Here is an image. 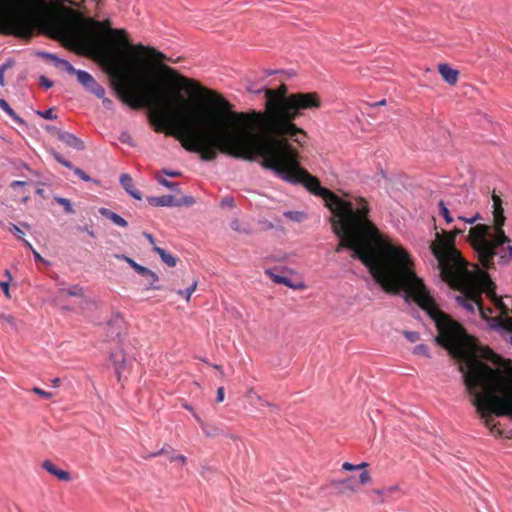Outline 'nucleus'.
Masks as SVG:
<instances>
[{"label":"nucleus","instance_id":"1","mask_svg":"<svg viewBox=\"0 0 512 512\" xmlns=\"http://www.w3.org/2000/svg\"><path fill=\"white\" fill-rule=\"evenodd\" d=\"M117 68L130 84L142 90V98L132 96L124 86L117 89L120 99L133 109L143 102L152 107V123L157 132L176 138L181 146L200 155L203 161H213L218 153L248 161L261 158L275 162L291 173L304 171L299 167L297 152L288 139L302 145L306 133L293 121L302 110L321 106L317 93H294L286 96L287 88L266 90L267 113L230 110L229 102L220 95L203 88L196 81L182 76L177 78L181 88L191 96H211L214 108L194 105L185 112L175 111L166 89L155 87L152 77L144 74L132 54L125 55Z\"/></svg>","mask_w":512,"mask_h":512},{"label":"nucleus","instance_id":"2","mask_svg":"<svg viewBox=\"0 0 512 512\" xmlns=\"http://www.w3.org/2000/svg\"><path fill=\"white\" fill-rule=\"evenodd\" d=\"M265 166L284 181L301 183L313 194L321 196L332 213V230L340 239L335 251L340 253L345 248L350 249L352 257L369 269L383 291L394 295L403 291L406 300H414L427 312L438 330L436 341L439 344L450 351L458 348L462 338L460 325L436 306L423 279L417 276L407 251L380 235L368 220V206L364 199H357L355 203L345 201L323 188L318 179L306 171L291 173L271 161H266Z\"/></svg>","mask_w":512,"mask_h":512},{"label":"nucleus","instance_id":"3","mask_svg":"<svg viewBox=\"0 0 512 512\" xmlns=\"http://www.w3.org/2000/svg\"><path fill=\"white\" fill-rule=\"evenodd\" d=\"M461 233L463 230L455 229L454 234H437V241L431 244L442 280L460 291L455 300L468 313L478 310L491 329L512 333V298L499 297L488 273L462 258L454 247L455 236ZM509 340L512 344V335Z\"/></svg>","mask_w":512,"mask_h":512},{"label":"nucleus","instance_id":"4","mask_svg":"<svg viewBox=\"0 0 512 512\" xmlns=\"http://www.w3.org/2000/svg\"><path fill=\"white\" fill-rule=\"evenodd\" d=\"M460 371L480 419L491 434L501 436L492 415L512 417V376L493 369L474 355L467 356Z\"/></svg>","mask_w":512,"mask_h":512},{"label":"nucleus","instance_id":"5","mask_svg":"<svg viewBox=\"0 0 512 512\" xmlns=\"http://www.w3.org/2000/svg\"><path fill=\"white\" fill-rule=\"evenodd\" d=\"M493 224H479L469 230L468 240L478 256L481 265L486 269L494 268L495 264L508 265L512 260V246L505 234L504 209L501 198L492 195Z\"/></svg>","mask_w":512,"mask_h":512},{"label":"nucleus","instance_id":"6","mask_svg":"<svg viewBox=\"0 0 512 512\" xmlns=\"http://www.w3.org/2000/svg\"><path fill=\"white\" fill-rule=\"evenodd\" d=\"M77 80L78 82L89 92L93 93L98 98H103L105 94V89L100 86L93 76L87 71L80 70L77 72Z\"/></svg>","mask_w":512,"mask_h":512},{"label":"nucleus","instance_id":"7","mask_svg":"<svg viewBox=\"0 0 512 512\" xmlns=\"http://www.w3.org/2000/svg\"><path fill=\"white\" fill-rule=\"evenodd\" d=\"M330 486L334 488L338 494L356 493L357 488L354 484V477L344 479H332Z\"/></svg>","mask_w":512,"mask_h":512},{"label":"nucleus","instance_id":"8","mask_svg":"<svg viewBox=\"0 0 512 512\" xmlns=\"http://www.w3.org/2000/svg\"><path fill=\"white\" fill-rule=\"evenodd\" d=\"M159 455H167L170 462H178L182 466L185 465L187 462L186 456L177 454L175 449L169 445H164L160 450L149 454L148 457L154 458Z\"/></svg>","mask_w":512,"mask_h":512},{"label":"nucleus","instance_id":"9","mask_svg":"<svg viewBox=\"0 0 512 512\" xmlns=\"http://www.w3.org/2000/svg\"><path fill=\"white\" fill-rule=\"evenodd\" d=\"M57 138L61 142L65 143L67 146L78 151H82L85 147L83 141L80 138H78L75 134H72L70 132L58 130Z\"/></svg>","mask_w":512,"mask_h":512},{"label":"nucleus","instance_id":"10","mask_svg":"<svg viewBox=\"0 0 512 512\" xmlns=\"http://www.w3.org/2000/svg\"><path fill=\"white\" fill-rule=\"evenodd\" d=\"M50 154L53 156V158L58 162L60 163L61 165H63L64 167L68 168V169H72L73 172L79 177L81 178L83 181L85 182H89L91 181V178L90 176L85 173L82 169L78 168V167H74L72 165V163L68 160H66L60 153H58L57 151H55L54 149H51L50 150Z\"/></svg>","mask_w":512,"mask_h":512},{"label":"nucleus","instance_id":"11","mask_svg":"<svg viewBox=\"0 0 512 512\" xmlns=\"http://www.w3.org/2000/svg\"><path fill=\"white\" fill-rule=\"evenodd\" d=\"M110 359L115 366V372L118 377V380H121L122 374L126 371L128 366V362L125 358V354L123 350H117L110 354Z\"/></svg>","mask_w":512,"mask_h":512},{"label":"nucleus","instance_id":"12","mask_svg":"<svg viewBox=\"0 0 512 512\" xmlns=\"http://www.w3.org/2000/svg\"><path fill=\"white\" fill-rule=\"evenodd\" d=\"M147 202L151 206L155 207H174L181 206V202L176 199L173 195H163V196H152L147 198Z\"/></svg>","mask_w":512,"mask_h":512},{"label":"nucleus","instance_id":"13","mask_svg":"<svg viewBox=\"0 0 512 512\" xmlns=\"http://www.w3.org/2000/svg\"><path fill=\"white\" fill-rule=\"evenodd\" d=\"M265 274L268 275L274 283L283 284L294 290L305 288V284L302 281L294 283L289 277L275 274L271 269H266Z\"/></svg>","mask_w":512,"mask_h":512},{"label":"nucleus","instance_id":"14","mask_svg":"<svg viewBox=\"0 0 512 512\" xmlns=\"http://www.w3.org/2000/svg\"><path fill=\"white\" fill-rule=\"evenodd\" d=\"M438 70L442 78L450 85L457 83L459 72L446 63H441Z\"/></svg>","mask_w":512,"mask_h":512},{"label":"nucleus","instance_id":"15","mask_svg":"<svg viewBox=\"0 0 512 512\" xmlns=\"http://www.w3.org/2000/svg\"><path fill=\"white\" fill-rule=\"evenodd\" d=\"M42 467L44 470H46L48 473L54 475L61 481H70L71 475L68 471L59 469L54 463H52L50 460H45L42 463Z\"/></svg>","mask_w":512,"mask_h":512},{"label":"nucleus","instance_id":"16","mask_svg":"<svg viewBox=\"0 0 512 512\" xmlns=\"http://www.w3.org/2000/svg\"><path fill=\"white\" fill-rule=\"evenodd\" d=\"M120 184L122 185V187L124 188V190L134 199L136 200H141L142 199V195L141 193L139 192V190H137L136 188H134L133 186V183H132V178L129 174L127 173H124L120 176Z\"/></svg>","mask_w":512,"mask_h":512},{"label":"nucleus","instance_id":"17","mask_svg":"<svg viewBox=\"0 0 512 512\" xmlns=\"http://www.w3.org/2000/svg\"><path fill=\"white\" fill-rule=\"evenodd\" d=\"M99 213L103 217L109 219L116 226L123 227V228H126L128 226V222L122 216L111 211L108 208H104V207L100 208Z\"/></svg>","mask_w":512,"mask_h":512},{"label":"nucleus","instance_id":"18","mask_svg":"<svg viewBox=\"0 0 512 512\" xmlns=\"http://www.w3.org/2000/svg\"><path fill=\"white\" fill-rule=\"evenodd\" d=\"M145 270L147 271V273H138L139 275L145 277L148 280V283L145 286V290L146 291L160 290L161 286L158 284V282H159L158 275L154 271L150 270L147 267H145Z\"/></svg>","mask_w":512,"mask_h":512},{"label":"nucleus","instance_id":"19","mask_svg":"<svg viewBox=\"0 0 512 512\" xmlns=\"http://www.w3.org/2000/svg\"><path fill=\"white\" fill-rule=\"evenodd\" d=\"M246 398L248 400V402L253 405V406H256L257 408H260V407H266V406H274L273 403H270L266 400H264L260 395H258L253 389H250L248 392H247V395H246Z\"/></svg>","mask_w":512,"mask_h":512},{"label":"nucleus","instance_id":"20","mask_svg":"<svg viewBox=\"0 0 512 512\" xmlns=\"http://www.w3.org/2000/svg\"><path fill=\"white\" fill-rule=\"evenodd\" d=\"M0 108L7 113L15 122H17L19 125L27 127L26 121L21 118L19 115L15 113V111L10 107L8 102L5 99H0Z\"/></svg>","mask_w":512,"mask_h":512},{"label":"nucleus","instance_id":"21","mask_svg":"<svg viewBox=\"0 0 512 512\" xmlns=\"http://www.w3.org/2000/svg\"><path fill=\"white\" fill-rule=\"evenodd\" d=\"M153 251L159 255L161 260L169 267H174L177 264V258L168 253L165 249L158 246L153 247Z\"/></svg>","mask_w":512,"mask_h":512},{"label":"nucleus","instance_id":"22","mask_svg":"<svg viewBox=\"0 0 512 512\" xmlns=\"http://www.w3.org/2000/svg\"><path fill=\"white\" fill-rule=\"evenodd\" d=\"M135 49L138 51H141V52H146L150 57H152L156 60L162 61V60L166 59V56L162 52H160L152 47H146V46L140 44V45H137L135 47Z\"/></svg>","mask_w":512,"mask_h":512},{"label":"nucleus","instance_id":"23","mask_svg":"<svg viewBox=\"0 0 512 512\" xmlns=\"http://www.w3.org/2000/svg\"><path fill=\"white\" fill-rule=\"evenodd\" d=\"M197 284H198V281L197 280H193L192 283L186 288V289H178L176 291V293L179 295V296H182L185 298V300L187 302L190 301V298H191V295L192 293L196 290L197 288Z\"/></svg>","mask_w":512,"mask_h":512},{"label":"nucleus","instance_id":"24","mask_svg":"<svg viewBox=\"0 0 512 512\" xmlns=\"http://www.w3.org/2000/svg\"><path fill=\"white\" fill-rule=\"evenodd\" d=\"M283 215L287 219L296 223L302 222L307 217L306 213L303 211H285Z\"/></svg>","mask_w":512,"mask_h":512},{"label":"nucleus","instance_id":"25","mask_svg":"<svg viewBox=\"0 0 512 512\" xmlns=\"http://www.w3.org/2000/svg\"><path fill=\"white\" fill-rule=\"evenodd\" d=\"M156 180L158 181V183L172 191H175V192H179L180 189H179V185L178 183H175V182H171L169 180H167L166 178H162V177H159V176H156Z\"/></svg>","mask_w":512,"mask_h":512},{"label":"nucleus","instance_id":"26","mask_svg":"<svg viewBox=\"0 0 512 512\" xmlns=\"http://www.w3.org/2000/svg\"><path fill=\"white\" fill-rule=\"evenodd\" d=\"M246 89L247 91H249L250 93H254V94H260L262 92H264L266 94V86L265 85H257L251 81H248L247 82V85H246Z\"/></svg>","mask_w":512,"mask_h":512},{"label":"nucleus","instance_id":"27","mask_svg":"<svg viewBox=\"0 0 512 512\" xmlns=\"http://www.w3.org/2000/svg\"><path fill=\"white\" fill-rule=\"evenodd\" d=\"M400 490L399 485H392L386 488V497L379 499L378 503H384L388 501H392V495Z\"/></svg>","mask_w":512,"mask_h":512},{"label":"nucleus","instance_id":"28","mask_svg":"<svg viewBox=\"0 0 512 512\" xmlns=\"http://www.w3.org/2000/svg\"><path fill=\"white\" fill-rule=\"evenodd\" d=\"M13 65V60L12 59H7L3 64L0 65V86H4L5 85V80H4V75H5V72L8 68L12 67Z\"/></svg>","mask_w":512,"mask_h":512},{"label":"nucleus","instance_id":"29","mask_svg":"<svg viewBox=\"0 0 512 512\" xmlns=\"http://www.w3.org/2000/svg\"><path fill=\"white\" fill-rule=\"evenodd\" d=\"M439 208H440V214L443 216L445 221L447 223H451L453 221V218L451 217L449 209L446 206V204L444 203V201H442V200L439 201Z\"/></svg>","mask_w":512,"mask_h":512},{"label":"nucleus","instance_id":"30","mask_svg":"<svg viewBox=\"0 0 512 512\" xmlns=\"http://www.w3.org/2000/svg\"><path fill=\"white\" fill-rule=\"evenodd\" d=\"M55 201L63 206L66 213H73V208L69 199L57 196L55 197Z\"/></svg>","mask_w":512,"mask_h":512},{"label":"nucleus","instance_id":"31","mask_svg":"<svg viewBox=\"0 0 512 512\" xmlns=\"http://www.w3.org/2000/svg\"><path fill=\"white\" fill-rule=\"evenodd\" d=\"M126 263L136 272V273H147L145 270V266L138 264L132 258L128 257L126 259Z\"/></svg>","mask_w":512,"mask_h":512},{"label":"nucleus","instance_id":"32","mask_svg":"<svg viewBox=\"0 0 512 512\" xmlns=\"http://www.w3.org/2000/svg\"><path fill=\"white\" fill-rule=\"evenodd\" d=\"M36 114L44 119H47V120H55L57 119V115L54 114V108H49L48 110L46 111H36Z\"/></svg>","mask_w":512,"mask_h":512},{"label":"nucleus","instance_id":"33","mask_svg":"<svg viewBox=\"0 0 512 512\" xmlns=\"http://www.w3.org/2000/svg\"><path fill=\"white\" fill-rule=\"evenodd\" d=\"M37 55L42 57L45 60L52 61L55 66H56L58 60L60 59V57H58L57 55L50 53V52H45V51H38Z\"/></svg>","mask_w":512,"mask_h":512},{"label":"nucleus","instance_id":"34","mask_svg":"<svg viewBox=\"0 0 512 512\" xmlns=\"http://www.w3.org/2000/svg\"><path fill=\"white\" fill-rule=\"evenodd\" d=\"M413 353L415 355H423L425 357H430L428 347L425 344H418L414 347Z\"/></svg>","mask_w":512,"mask_h":512},{"label":"nucleus","instance_id":"35","mask_svg":"<svg viewBox=\"0 0 512 512\" xmlns=\"http://www.w3.org/2000/svg\"><path fill=\"white\" fill-rule=\"evenodd\" d=\"M119 141L128 144L131 147L135 146V142L133 141L131 135L127 131L121 132V134L119 135Z\"/></svg>","mask_w":512,"mask_h":512},{"label":"nucleus","instance_id":"36","mask_svg":"<svg viewBox=\"0 0 512 512\" xmlns=\"http://www.w3.org/2000/svg\"><path fill=\"white\" fill-rule=\"evenodd\" d=\"M358 481L361 485H365L372 481V477L368 471L364 470L359 474Z\"/></svg>","mask_w":512,"mask_h":512},{"label":"nucleus","instance_id":"37","mask_svg":"<svg viewBox=\"0 0 512 512\" xmlns=\"http://www.w3.org/2000/svg\"><path fill=\"white\" fill-rule=\"evenodd\" d=\"M0 319L8 323L12 329L17 330L16 320L12 315L0 314Z\"/></svg>","mask_w":512,"mask_h":512},{"label":"nucleus","instance_id":"38","mask_svg":"<svg viewBox=\"0 0 512 512\" xmlns=\"http://www.w3.org/2000/svg\"><path fill=\"white\" fill-rule=\"evenodd\" d=\"M66 294L68 296H81L82 288L78 285H73L67 289Z\"/></svg>","mask_w":512,"mask_h":512},{"label":"nucleus","instance_id":"39","mask_svg":"<svg viewBox=\"0 0 512 512\" xmlns=\"http://www.w3.org/2000/svg\"><path fill=\"white\" fill-rule=\"evenodd\" d=\"M10 231L13 233L18 239L23 240L24 232L15 224H10Z\"/></svg>","mask_w":512,"mask_h":512},{"label":"nucleus","instance_id":"40","mask_svg":"<svg viewBox=\"0 0 512 512\" xmlns=\"http://www.w3.org/2000/svg\"><path fill=\"white\" fill-rule=\"evenodd\" d=\"M32 392L45 398V399H50L52 397V393L47 392L39 387L32 388Z\"/></svg>","mask_w":512,"mask_h":512},{"label":"nucleus","instance_id":"41","mask_svg":"<svg viewBox=\"0 0 512 512\" xmlns=\"http://www.w3.org/2000/svg\"><path fill=\"white\" fill-rule=\"evenodd\" d=\"M39 82H40L41 86H43V87H44V88H46V89L51 88V87L53 86V84H54L52 80L48 79V78H47L46 76H44V75H41V76L39 77Z\"/></svg>","mask_w":512,"mask_h":512},{"label":"nucleus","instance_id":"42","mask_svg":"<svg viewBox=\"0 0 512 512\" xmlns=\"http://www.w3.org/2000/svg\"><path fill=\"white\" fill-rule=\"evenodd\" d=\"M77 230L80 232L87 233L91 238H95L96 234L91 226H78Z\"/></svg>","mask_w":512,"mask_h":512},{"label":"nucleus","instance_id":"43","mask_svg":"<svg viewBox=\"0 0 512 512\" xmlns=\"http://www.w3.org/2000/svg\"><path fill=\"white\" fill-rule=\"evenodd\" d=\"M404 334L410 342H416L420 337L419 333L415 331H406Z\"/></svg>","mask_w":512,"mask_h":512},{"label":"nucleus","instance_id":"44","mask_svg":"<svg viewBox=\"0 0 512 512\" xmlns=\"http://www.w3.org/2000/svg\"><path fill=\"white\" fill-rule=\"evenodd\" d=\"M231 228L234 230V231H237V232H244V233H248L249 231L247 229H242L241 226H240V222L239 220L237 219H234L232 222H231Z\"/></svg>","mask_w":512,"mask_h":512},{"label":"nucleus","instance_id":"45","mask_svg":"<svg viewBox=\"0 0 512 512\" xmlns=\"http://www.w3.org/2000/svg\"><path fill=\"white\" fill-rule=\"evenodd\" d=\"M123 323V320L120 316H115L113 317L109 322H108V326L109 327H113V326H117V327H120Z\"/></svg>","mask_w":512,"mask_h":512},{"label":"nucleus","instance_id":"46","mask_svg":"<svg viewBox=\"0 0 512 512\" xmlns=\"http://www.w3.org/2000/svg\"><path fill=\"white\" fill-rule=\"evenodd\" d=\"M221 207H233L234 206V199L232 197H225L221 203Z\"/></svg>","mask_w":512,"mask_h":512},{"label":"nucleus","instance_id":"47","mask_svg":"<svg viewBox=\"0 0 512 512\" xmlns=\"http://www.w3.org/2000/svg\"><path fill=\"white\" fill-rule=\"evenodd\" d=\"M341 468H342L343 471H355V470H357L356 464H352L350 462H344L342 464Z\"/></svg>","mask_w":512,"mask_h":512},{"label":"nucleus","instance_id":"48","mask_svg":"<svg viewBox=\"0 0 512 512\" xmlns=\"http://www.w3.org/2000/svg\"><path fill=\"white\" fill-rule=\"evenodd\" d=\"M102 99V104L104 106L105 109L107 110H111L113 108V102L111 99L109 98H106L105 97V94L103 95V98Z\"/></svg>","mask_w":512,"mask_h":512},{"label":"nucleus","instance_id":"49","mask_svg":"<svg viewBox=\"0 0 512 512\" xmlns=\"http://www.w3.org/2000/svg\"><path fill=\"white\" fill-rule=\"evenodd\" d=\"M158 68L161 72L165 74H175L174 70L165 64H160Z\"/></svg>","mask_w":512,"mask_h":512},{"label":"nucleus","instance_id":"50","mask_svg":"<svg viewBox=\"0 0 512 512\" xmlns=\"http://www.w3.org/2000/svg\"><path fill=\"white\" fill-rule=\"evenodd\" d=\"M161 172L164 175L169 176V177H178L181 175V172H179V171L168 170V169H163Z\"/></svg>","mask_w":512,"mask_h":512},{"label":"nucleus","instance_id":"51","mask_svg":"<svg viewBox=\"0 0 512 512\" xmlns=\"http://www.w3.org/2000/svg\"><path fill=\"white\" fill-rule=\"evenodd\" d=\"M181 202V205H192L194 203V198L191 196H184L182 199H178Z\"/></svg>","mask_w":512,"mask_h":512},{"label":"nucleus","instance_id":"52","mask_svg":"<svg viewBox=\"0 0 512 512\" xmlns=\"http://www.w3.org/2000/svg\"><path fill=\"white\" fill-rule=\"evenodd\" d=\"M27 184H28V182H26V181L15 180V181L11 182L10 187L13 189H16L18 187L26 186Z\"/></svg>","mask_w":512,"mask_h":512},{"label":"nucleus","instance_id":"53","mask_svg":"<svg viewBox=\"0 0 512 512\" xmlns=\"http://www.w3.org/2000/svg\"><path fill=\"white\" fill-rule=\"evenodd\" d=\"M0 287L4 291L5 295L7 297H10V294H9V282L8 281H0Z\"/></svg>","mask_w":512,"mask_h":512},{"label":"nucleus","instance_id":"54","mask_svg":"<svg viewBox=\"0 0 512 512\" xmlns=\"http://www.w3.org/2000/svg\"><path fill=\"white\" fill-rule=\"evenodd\" d=\"M224 400V388L223 387H219L217 389V393H216V401L217 402H222Z\"/></svg>","mask_w":512,"mask_h":512},{"label":"nucleus","instance_id":"55","mask_svg":"<svg viewBox=\"0 0 512 512\" xmlns=\"http://www.w3.org/2000/svg\"><path fill=\"white\" fill-rule=\"evenodd\" d=\"M202 430H203L204 434L206 435V437H213L218 433V431L216 429L213 431L208 430L206 424L203 425Z\"/></svg>","mask_w":512,"mask_h":512},{"label":"nucleus","instance_id":"56","mask_svg":"<svg viewBox=\"0 0 512 512\" xmlns=\"http://www.w3.org/2000/svg\"><path fill=\"white\" fill-rule=\"evenodd\" d=\"M70 64L67 60L60 58L56 64V67H61L62 69L66 70V67Z\"/></svg>","mask_w":512,"mask_h":512},{"label":"nucleus","instance_id":"57","mask_svg":"<svg viewBox=\"0 0 512 512\" xmlns=\"http://www.w3.org/2000/svg\"><path fill=\"white\" fill-rule=\"evenodd\" d=\"M69 74H74L77 76V72L80 71V69H75L74 66L70 63L65 70Z\"/></svg>","mask_w":512,"mask_h":512},{"label":"nucleus","instance_id":"58","mask_svg":"<svg viewBox=\"0 0 512 512\" xmlns=\"http://www.w3.org/2000/svg\"><path fill=\"white\" fill-rule=\"evenodd\" d=\"M372 493L378 495L381 498L386 497V488L385 489H374Z\"/></svg>","mask_w":512,"mask_h":512},{"label":"nucleus","instance_id":"59","mask_svg":"<svg viewBox=\"0 0 512 512\" xmlns=\"http://www.w3.org/2000/svg\"><path fill=\"white\" fill-rule=\"evenodd\" d=\"M143 235H144V237L148 240V242L152 245V248H153L154 246H156V245H155L154 237H153L151 234H149V233H147V232H144V233H143Z\"/></svg>","mask_w":512,"mask_h":512},{"label":"nucleus","instance_id":"60","mask_svg":"<svg viewBox=\"0 0 512 512\" xmlns=\"http://www.w3.org/2000/svg\"><path fill=\"white\" fill-rule=\"evenodd\" d=\"M193 417L200 424L201 428L203 427V425H205L203 420L200 418V416L196 412H193Z\"/></svg>","mask_w":512,"mask_h":512},{"label":"nucleus","instance_id":"61","mask_svg":"<svg viewBox=\"0 0 512 512\" xmlns=\"http://www.w3.org/2000/svg\"><path fill=\"white\" fill-rule=\"evenodd\" d=\"M458 219L463 221V222H465V223H467V224H473L474 223V221L471 220V217L467 218V217H464V216H459Z\"/></svg>","mask_w":512,"mask_h":512},{"label":"nucleus","instance_id":"62","mask_svg":"<svg viewBox=\"0 0 512 512\" xmlns=\"http://www.w3.org/2000/svg\"><path fill=\"white\" fill-rule=\"evenodd\" d=\"M32 253H33V256H34L36 261H42L43 260L41 255L35 249L32 250Z\"/></svg>","mask_w":512,"mask_h":512},{"label":"nucleus","instance_id":"63","mask_svg":"<svg viewBox=\"0 0 512 512\" xmlns=\"http://www.w3.org/2000/svg\"><path fill=\"white\" fill-rule=\"evenodd\" d=\"M214 369L218 370L219 373H220V376L223 377L224 376V373H223V369H222V366L220 365H217V364H213L211 365Z\"/></svg>","mask_w":512,"mask_h":512},{"label":"nucleus","instance_id":"64","mask_svg":"<svg viewBox=\"0 0 512 512\" xmlns=\"http://www.w3.org/2000/svg\"><path fill=\"white\" fill-rule=\"evenodd\" d=\"M368 465H369V464H368L367 462H362V463H360V464H356V466H357V470H362V469H364V468L368 467Z\"/></svg>","mask_w":512,"mask_h":512}]
</instances>
